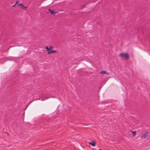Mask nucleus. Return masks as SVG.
I'll return each instance as SVG.
<instances>
[{"mask_svg":"<svg viewBox=\"0 0 150 150\" xmlns=\"http://www.w3.org/2000/svg\"><path fill=\"white\" fill-rule=\"evenodd\" d=\"M119 56L122 58L124 57L126 59H128L129 57V55L128 53H121Z\"/></svg>","mask_w":150,"mask_h":150,"instance_id":"1","label":"nucleus"},{"mask_svg":"<svg viewBox=\"0 0 150 150\" xmlns=\"http://www.w3.org/2000/svg\"><path fill=\"white\" fill-rule=\"evenodd\" d=\"M100 73L102 74H106L107 75H108L109 74V73L108 72H107L106 71H101Z\"/></svg>","mask_w":150,"mask_h":150,"instance_id":"2","label":"nucleus"},{"mask_svg":"<svg viewBox=\"0 0 150 150\" xmlns=\"http://www.w3.org/2000/svg\"><path fill=\"white\" fill-rule=\"evenodd\" d=\"M48 10L50 11L51 14H55L57 13V12H56L55 11L51 10L50 9H49Z\"/></svg>","mask_w":150,"mask_h":150,"instance_id":"3","label":"nucleus"},{"mask_svg":"<svg viewBox=\"0 0 150 150\" xmlns=\"http://www.w3.org/2000/svg\"><path fill=\"white\" fill-rule=\"evenodd\" d=\"M147 135V134L146 133L144 134L141 136V138H145L146 137Z\"/></svg>","mask_w":150,"mask_h":150,"instance_id":"4","label":"nucleus"},{"mask_svg":"<svg viewBox=\"0 0 150 150\" xmlns=\"http://www.w3.org/2000/svg\"><path fill=\"white\" fill-rule=\"evenodd\" d=\"M89 143L93 146H95L96 145V143L94 142H89Z\"/></svg>","mask_w":150,"mask_h":150,"instance_id":"5","label":"nucleus"},{"mask_svg":"<svg viewBox=\"0 0 150 150\" xmlns=\"http://www.w3.org/2000/svg\"><path fill=\"white\" fill-rule=\"evenodd\" d=\"M21 8L23 9L24 10H26L27 7L24 6L23 5L21 6Z\"/></svg>","mask_w":150,"mask_h":150,"instance_id":"6","label":"nucleus"},{"mask_svg":"<svg viewBox=\"0 0 150 150\" xmlns=\"http://www.w3.org/2000/svg\"><path fill=\"white\" fill-rule=\"evenodd\" d=\"M132 132L134 136H135L136 135V132L135 131H132Z\"/></svg>","mask_w":150,"mask_h":150,"instance_id":"7","label":"nucleus"},{"mask_svg":"<svg viewBox=\"0 0 150 150\" xmlns=\"http://www.w3.org/2000/svg\"><path fill=\"white\" fill-rule=\"evenodd\" d=\"M51 53H56L57 52V51L56 50H52L51 51Z\"/></svg>","mask_w":150,"mask_h":150,"instance_id":"8","label":"nucleus"},{"mask_svg":"<svg viewBox=\"0 0 150 150\" xmlns=\"http://www.w3.org/2000/svg\"><path fill=\"white\" fill-rule=\"evenodd\" d=\"M45 49L47 50L48 51L50 50V49H49V48H48L47 47H45Z\"/></svg>","mask_w":150,"mask_h":150,"instance_id":"9","label":"nucleus"},{"mask_svg":"<svg viewBox=\"0 0 150 150\" xmlns=\"http://www.w3.org/2000/svg\"><path fill=\"white\" fill-rule=\"evenodd\" d=\"M18 1H17L15 3V4L13 6H15L18 3Z\"/></svg>","mask_w":150,"mask_h":150,"instance_id":"10","label":"nucleus"},{"mask_svg":"<svg viewBox=\"0 0 150 150\" xmlns=\"http://www.w3.org/2000/svg\"><path fill=\"white\" fill-rule=\"evenodd\" d=\"M52 48H53V47L52 46H50V47L49 48V49H50V50L51 49H52Z\"/></svg>","mask_w":150,"mask_h":150,"instance_id":"11","label":"nucleus"},{"mask_svg":"<svg viewBox=\"0 0 150 150\" xmlns=\"http://www.w3.org/2000/svg\"><path fill=\"white\" fill-rule=\"evenodd\" d=\"M23 5V4H22V3H21V4H18V5H20V6H21Z\"/></svg>","mask_w":150,"mask_h":150,"instance_id":"12","label":"nucleus"},{"mask_svg":"<svg viewBox=\"0 0 150 150\" xmlns=\"http://www.w3.org/2000/svg\"><path fill=\"white\" fill-rule=\"evenodd\" d=\"M51 53V51H50V52H48L47 53L48 54H50V53Z\"/></svg>","mask_w":150,"mask_h":150,"instance_id":"13","label":"nucleus"},{"mask_svg":"<svg viewBox=\"0 0 150 150\" xmlns=\"http://www.w3.org/2000/svg\"><path fill=\"white\" fill-rule=\"evenodd\" d=\"M99 150H102V149H99Z\"/></svg>","mask_w":150,"mask_h":150,"instance_id":"14","label":"nucleus"},{"mask_svg":"<svg viewBox=\"0 0 150 150\" xmlns=\"http://www.w3.org/2000/svg\"><path fill=\"white\" fill-rule=\"evenodd\" d=\"M6 133L8 135H9V134H8V133Z\"/></svg>","mask_w":150,"mask_h":150,"instance_id":"15","label":"nucleus"}]
</instances>
